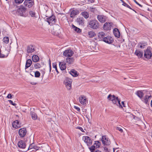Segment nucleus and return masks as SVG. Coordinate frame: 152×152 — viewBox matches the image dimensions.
<instances>
[{
	"mask_svg": "<svg viewBox=\"0 0 152 152\" xmlns=\"http://www.w3.org/2000/svg\"><path fill=\"white\" fill-rule=\"evenodd\" d=\"M108 100L112 101V103L115 105L118 106L120 108H122V106L120 103L121 100L118 97L114 95L109 94L107 97Z\"/></svg>",
	"mask_w": 152,
	"mask_h": 152,
	"instance_id": "f257e3e1",
	"label": "nucleus"
},
{
	"mask_svg": "<svg viewBox=\"0 0 152 152\" xmlns=\"http://www.w3.org/2000/svg\"><path fill=\"white\" fill-rule=\"evenodd\" d=\"M89 27L93 29H95L99 27V23L97 20H91L89 22Z\"/></svg>",
	"mask_w": 152,
	"mask_h": 152,
	"instance_id": "f03ea898",
	"label": "nucleus"
},
{
	"mask_svg": "<svg viewBox=\"0 0 152 152\" xmlns=\"http://www.w3.org/2000/svg\"><path fill=\"white\" fill-rule=\"evenodd\" d=\"M26 9V8L23 5H21L18 8L17 10V11L16 12L21 16H24L25 15Z\"/></svg>",
	"mask_w": 152,
	"mask_h": 152,
	"instance_id": "7ed1b4c3",
	"label": "nucleus"
},
{
	"mask_svg": "<svg viewBox=\"0 0 152 152\" xmlns=\"http://www.w3.org/2000/svg\"><path fill=\"white\" fill-rule=\"evenodd\" d=\"M150 48V47H148L144 51V57L148 59L151 58L152 57V53Z\"/></svg>",
	"mask_w": 152,
	"mask_h": 152,
	"instance_id": "20e7f679",
	"label": "nucleus"
},
{
	"mask_svg": "<svg viewBox=\"0 0 152 152\" xmlns=\"http://www.w3.org/2000/svg\"><path fill=\"white\" fill-rule=\"evenodd\" d=\"M72 81L71 80L67 78L64 80V84L65 85L67 90H70L72 88Z\"/></svg>",
	"mask_w": 152,
	"mask_h": 152,
	"instance_id": "39448f33",
	"label": "nucleus"
},
{
	"mask_svg": "<svg viewBox=\"0 0 152 152\" xmlns=\"http://www.w3.org/2000/svg\"><path fill=\"white\" fill-rule=\"evenodd\" d=\"M102 141L103 144L105 145H109L111 143L110 140L106 136H102Z\"/></svg>",
	"mask_w": 152,
	"mask_h": 152,
	"instance_id": "423d86ee",
	"label": "nucleus"
},
{
	"mask_svg": "<svg viewBox=\"0 0 152 152\" xmlns=\"http://www.w3.org/2000/svg\"><path fill=\"white\" fill-rule=\"evenodd\" d=\"M83 139L88 146H90L92 144V141L89 137L88 136H83Z\"/></svg>",
	"mask_w": 152,
	"mask_h": 152,
	"instance_id": "0eeeda50",
	"label": "nucleus"
},
{
	"mask_svg": "<svg viewBox=\"0 0 152 152\" xmlns=\"http://www.w3.org/2000/svg\"><path fill=\"white\" fill-rule=\"evenodd\" d=\"M74 54V52L71 49L66 50L64 52L63 55L65 57H71Z\"/></svg>",
	"mask_w": 152,
	"mask_h": 152,
	"instance_id": "6e6552de",
	"label": "nucleus"
},
{
	"mask_svg": "<svg viewBox=\"0 0 152 152\" xmlns=\"http://www.w3.org/2000/svg\"><path fill=\"white\" fill-rule=\"evenodd\" d=\"M26 129L25 128H23L19 130L18 133L20 137H23L26 135Z\"/></svg>",
	"mask_w": 152,
	"mask_h": 152,
	"instance_id": "1a4fd4ad",
	"label": "nucleus"
},
{
	"mask_svg": "<svg viewBox=\"0 0 152 152\" xmlns=\"http://www.w3.org/2000/svg\"><path fill=\"white\" fill-rule=\"evenodd\" d=\"M23 4L26 7L30 8L34 5V1H24Z\"/></svg>",
	"mask_w": 152,
	"mask_h": 152,
	"instance_id": "9d476101",
	"label": "nucleus"
},
{
	"mask_svg": "<svg viewBox=\"0 0 152 152\" xmlns=\"http://www.w3.org/2000/svg\"><path fill=\"white\" fill-rule=\"evenodd\" d=\"M113 24L112 23L106 22L103 26V28L105 30H109L111 29Z\"/></svg>",
	"mask_w": 152,
	"mask_h": 152,
	"instance_id": "9b49d317",
	"label": "nucleus"
},
{
	"mask_svg": "<svg viewBox=\"0 0 152 152\" xmlns=\"http://www.w3.org/2000/svg\"><path fill=\"white\" fill-rule=\"evenodd\" d=\"M80 103L82 104L85 105L87 102L86 97L83 95L81 96L79 98Z\"/></svg>",
	"mask_w": 152,
	"mask_h": 152,
	"instance_id": "f8f14e48",
	"label": "nucleus"
},
{
	"mask_svg": "<svg viewBox=\"0 0 152 152\" xmlns=\"http://www.w3.org/2000/svg\"><path fill=\"white\" fill-rule=\"evenodd\" d=\"M47 21L49 25L50 23H54L56 22V17L55 16L52 15L49 18H46Z\"/></svg>",
	"mask_w": 152,
	"mask_h": 152,
	"instance_id": "ddd939ff",
	"label": "nucleus"
},
{
	"mask_svg": "<svg viewBox=\"0 0 152 152\" xmlns=\"http://www.w3.org/2000/svg\"><path fill=\"white\" fill-rule=\"evenodd\" d=\"M113 39L111 37L108 36L106 37L103 41L105 42L110 44L112 43L113 42Z\"/></svg>",
	"mask_w": 152,
	"mask_h": 152,
	"instance_id": "4468645a",
	"label": "nucleus"
},
{
	"mask_svg": "<svg viewBox=\"0 0 152 152\" xmlns=\"http://www.w3.org/2000/svg\"><path fill=\"white\" fill-rule=\"evenodd\" d=\"M99 21L102 23H104L106 20L107 18L103 15H98L97 17Z\"/></svg>",
	"mask_w": 152,
	"mask_h": 152,
	"instance_id": "2eb2a0df",
	"label": "nucleus"
},
{
	"mask_svg": "<svg viewBox=\"0 0 152 152\" xmlns=\"http://www.w3.org/2000/svg\"><path fill=\"white\" fill-rule=\"evenodd\" d=\"M143 91L142 90H138L136 91L135 93V94L141 99H142L144 95Z\"/></svg>",
	"mask_w": 152,
	"mask_h": 152,
	"instance_id": "dca6fc26",
	"label": "nucleus"
},
{
	"mask_svg": "<svg viewBox=\"0 0 152 152\" xmlns=\"http://www.w3.org/2000/svg\"><path fill=\"white\" fill-rule=\"evenodd\" d=\"M98 36L99 39H100L101 41H103L104 38L106 37L105 34L104 32H102L99 33L98 34Z\"/></svg>",
	"mask_w": 152,
	"mask_h": 152,
	"instance_id": "f3484780",
	"label": "nucleus"
},
{
	"mask_svg": "<svg viewBox=\"0 0 152 152\" xmlns=\"http://www.w3.org/2000/svg\"><path fill=\"white\" fill-rule=\"evenodd\" d=\"M18 146L19 148L24 149L26 148V145L23 141L20 140L19 141Z\"/></svg>",
	"mask_w": 152,
	"mask_h": 152,
	"instance_id": "a211bd4d",
	"label": "nucleus"
},
{
	"mask_svg": "<svg viewBox=\"0 0 152 152\" xmlns=\"http://www.w3.org/2000/svg\"><path fill=\"white\" fill-rule=\"evenodd\" d=\"M34 51V47L33 45H29L27 46V51L28 53H31Z\"/></svg>",
	"mask_w": 152,
	"mask_h": 152,
	"instance_id": "6ab92c4d",
	"label": "nucleus"
},
{
	"mask_svg": "<svg viewBox=\"0 0 152 152\" xmlns=\"http://www.w3.org/2000/svg\"><path fill=\"white\" fill-rule=\"evenodd\" d=\"M151 97V95H150V96L145 95L144 97L143 98L142 97V99H141V100L145 104H147L148 103L149 99Z\"/></svg>",
	"mask_w": 152,
	"mask_h": 152,
	"instance_id": "aec40b11",
	"label": "nucleus"
},
{
	"mask_svg": "<svg viewBox=\"0 0 152 152\" xmlns=\"http://www.w3.org/2000/svg\"><path fill=\"white\" fill-rule=\"evenodd\" d=\"M76 21L79 25H83L84 23V19L82 17L77 18Z\"/></svg>",
	"mask_w": 152,
	"mask_h": 152,
	"instance_id": "412c9836",
	"label": "nucleus"
},
{
	"mask_svg": "<svg viewBox=\"0 0 152 152\" xmlns=\"http://www.w3.org/2000/svg\"><path fill=\"white\" fill-rule=\"evenodd\" d=\"M79 13V11L78 10L76 9L73 10L71 12L70 16L71 18H73Z\"/></svg>",
	"mask_w": 152,
	"mask_h": 152,
	"instance_id": "4be33fe9",
	"label": "nucleus"
},
{
	"mask_svg": "<svg viewBox=\"0 0 152 152\" xmlns=\"http://www.w3.org/2000/svg\"><path fill=\"white\" fill-rule=\"evenodd\" d=\"M113 33L114 36L118 38L119 37L120 35V32L117 28H115L113 29Z\"/></svg>",
	"mask_w": 152,
	"mask_h": 152,
	"instance_id": "5701e85b",
	"label": "nucleus"
},
{
	"mask_svg": "<svg viewBox=\"0 0 152 152\" xmlns=\"http://www.w3.org/2000/svg\"><path fill=\"white\" fill-rule=\"evenodd\" d=\"M134 54L137 56L138 58H140L142 57L143 53L139 50H136L134 53Z\"/></svg>",
	"mask_w": 152,
	"mask_h": 152,
	"instance_id": "b1692460",
	"label": "nucleus"
},
{
	"mask_svg": "<svg viewBox=\"0 0 152 152\" xmlns=\"http://www.w3.org/2000/svg\"><path fill=\"white\" fill-rule=\"evenodd\" d=\"M74 58L73 57H67L66 59V62L69 64H71L73 63Z\"/></svg>",
	"mask_w": 152,
	"mask_h": 152,
	"instance_id": "393cba45",
	"label": "nucleus"
},
{
	"mask_svg": "<svg viewBox=\"0 0 152 152\" xmlns=\"http://www.w3.org/2000/svg\"><path fill=\"white\" fill-rule=\"evenodd\" d=\"M59 66L60 69L61 70H65L66 68V64L64 62H59Z\"/></svg>",
	"mask_w": 152,
	"mask_h": 152,
	"instance_id": "a878e982",
	"label": "nucleus"
},
{
	"mask_svg": "<svg viewBox=\"0 0 152 152\" xmlns=\"http://www.w3.org/2000/svg\"><path fill=\"white\" fill-rule=\"evenodd\" d=\"M32 63V61L31 59H28L26 61L25 69H26L30 67Z\"/></svg>",
	"mask_w": 152,
	"mask_h": 152,
	"instance_id": "bb28decb",
	"label": "nucleus"
},
{
	"mask_svg": "<svg viewBox=\"0 0 152 152\" xmlns=\"http://www.w3.org/2000/svg\"><path fill=\"white\" fill-rule=\"evenodd\" d=\"M30 115L33 120H35L37 119V115L35 112L32 111H31Z\"/></svg>",
	"mask_w": 152,
	"mask_h": 152,
	"instance_id": "cd10ccee",
	"label": "nucleus"
},
{
	"mask_svg": "<svg viewBox=\"0 0 152 152\" xmlns=\"http://www.w3.org/2000/svg\"><path fill=\"white\" fill-rule=\"evenodd\" d=\"M69 73L73 77H76L78 75L77 72L73 69L71 70Z\"/></svg>",
	"mask_w": 152,
	"mask_h": 152,
	"instance_id": "c85d7f7f",
	"label": "nucleus"
},
{
	"mask_svg": "<svg viewBox=\"0 0 152 152\" xmlns=\"http://www.w3.org/2000/svg\"><path fill=\"white\" fill-rule=\"evenodd\" d=\"M81 15L83 16L85 18L87 19L89 16L88 12L85 11L82 12L81 13Z\"/></svg>",
	"mask_w": 152,
	"mask_h": 152,
	"instance_id": "c756f323",
	"label": "nucleus"
},
{
	"mask_svg": "<svg viewBox=\"0 0 152 152\" xmlns=\"http://www.w3.org/2000/svg\"><path fill=\"white\" fill-rule=\"evenodd\" d=\"M32 58L33 61L35 62H38L39 60V57L37 55H33L32 56Z\"/></svg>",
	"mask_w": 152,
	"mask_h": 152,
	"instance_id": "7c9ffc66",
	"label": "nucleus"
},
{
	"mask_svg": "<svg viewBox=\"0 0 152 152\" xmlns=\"http://www.w3.org/2000/svg\"><path fill=\"white\" fill-rule=\"evenodd\" d=\"M72 28L73 30L78 33H80L81 32V30L80 29L76 27L73 25H72Z\"/></svg>",
	"mask_w": 152,
	"mask_h": 152,
	"instance_id": "2f4dec72",
	"label": "nucleus"
},
{
	"mask_svg": "<svg viewBox=\"0 0 152 152\" xmlns=\"http://www.w3.org/2000/svg\"><path fill=\"white\" fill-rule=\"evenodd\" d=\"M88 36L89 38H92L96 35L95 33L92 31L88 32Z\"/></svg>",
	"mask_w": 152,
	"mask_h": 152,
	"instance_id": "473e14b6",
	"label": "nucleus"
},
{
	"mask_svg": "<svg viewBox=\"0 0 152 152\" xmlns=\"http://www.w3.org/2000/svg\"><path fill=\"white\" fill-rule=\"evenodd\" d=\"M101 142L98 141H95V143L94 144V145H95V148H99L100 147L101 145Z\"/></svg>",
	"mask_w": 152,
	"mask_h": 152,
	"instance_id": "72a5a7b5",
	"label": "nucleus"
},
{
	"mask_svg": "<svg viewBox=\"0 0 152 152\" xmlns=\"http://www.w3.org/2000/svg\"><path fill=\"white\" fill-rule=\"evenodd\" d=\"M19 122L18 120H16L13 122L12 123V125L13 127L16 128L18 127L19 125Z\"/></svg>",
	"mask_w": 152,
	"mask_h": 152,
	"instance_id": "f704fd0d",
	"label": "nucleus"
},
{
	"mask_svg": "<svg viewBox=\"0 0 152 152\" xmlns=\"http://www.w3.org/2000/svg\"><path fill=\"white\" fill-rule=\"evenodd\" d=\"M3 42L6 43L7 44L9 42V38L8 37H5L3 39Z\"/></svg>",
	"mask_w": 152,
	"mask_h": 152,
	"instance_id": "c9c22d12",
	"label": "nucleus"
},
{
	"mask_svg": "<svg viewBox=\"0 0 152 152\" xmlns=\"http://www.w3.org/2000/svg\"><path fill=\"white\" fill-rule=\"evenodd\" d=\"M41 67V65L39 63H37L36 64H35L34 65V68L36 69L40 68Z\"/></svg>",
	"mask_w": 152,
	"mask_h": 152,
	"instance_id": "e433bc0d",
	"label": "nucleus"
},
{
	"mask_svg": "<svg viewBox=\"0 0 152 152\" xmlns=\"http://www.w3.org/2000/svg\"><path fill=\"white\" fill-rule=\"evenodd\" d=\"M89 149L91 151V152H94V151L95 150V145H93L91 146L89 148Z\"/></svg>",
	"mask_w": 152,
	"mask_h": 152,
	"instance_id": "4c0bfd02",
	"label": "nucleus"
},
{
	"mask_svg": "<svg viewBox=\"0 0 152 152\" xmlns=\"http://www.w3.org/2000/svg\"><path fill=\"white\" fill-rule=\"evenodd\" d=\"M40 74L38 71H36L35 72V77H39L40 76Z\"/></svg>",
	"mask_w": 152,
	"mask_h": 152,
	"instance_id": "58836bf2",
	"label": "nucleus"
},
{
	"mask_svg": "<svg viewBox=\"0 0 152 152\" xmlns=\"http://www.w3.org/2000/svg\"><path fill=\"white\" fill-rule=\"evenodd\" d=\"M122 5L131 10H132V8L129 5H128L124 1V2L123 3Z\"/></svg>",
	"mask_w": 152,
	"mask_h": 152,
	"instance_id": "ea45409f",
	"label": "nucleus"
},
{
	"mask_svg": "<svg viewBox=\"0 0 152 152\" xmlns=\"http://www.w3.org/2000/svg\"><path fill=\"white\" fill-rule=\"evenodd\" d=\"M35 146V145L34 143H33L32 144H31L30 145L28 148V150L31 149L32 148H34Z\"/></svg>",
	"mask_w": 152,
	"mask_h": 152,
	"instance_id": "a19ab883",
	"label": "nucleus"
},
{
	"mask_svg": "<svg viewBox=\"0 0 152 152\" xmlns=\"http://www.w3.org/2000/svg\"><path fill=\"white\" fill-rule=\"evenodd\" d=\"M29 14L32 17H35V13L34 11H31L29 12Z\"/></svg>",
	"mask_w": 152,
	"mask_h": 152,
	"instance_id": "79ce46f5",
	"label": "nucleus"
},
{
	"mask_svg": "<svg viewBox=\"0 0 152 152\" xmlns=\"http://www.w3.org/2000/svg\"><path fill=\"white\" fill-rule=\"evenodd\" d=\"M24 0H15V2L16 4H21L22 3Z\"/></svg>",
	"mask_w": 152,
	"mask_h": 152,
	"instance_id": "37998d69",
	"label": "nucleus"
},
{
	"mask_svg": "<svg viewBox=\"0 0 152 152\" xmlns=\"http://www.w3.org/2000/svg\"><path fill=\"white\" fill-rule=\"evenodd\" d=\"M53 68L55 69L56 72L58 73V71L57 69V66H56V63H53Z\"/></svg>",
	"mask_w": 152,
	"mask_h": 152,
	"instance_id": "c03bdc74",
	"label": "nucleus"
},
{
	"mask_svg": "<svg viewBox=\"0 0 152 152\" xmlns=\"http://www.w3.org/2000/svg\"><path fill=\"white\" fill-rule=\"evenodd\" d=\"M140 44L141 45L140 46V47L141 48H142V49L144 48L146 45V44L145 43H140Z\"/></svg>",
	"mask_w": 152,
	"mask_h": 152,
	"instance_id": "a18cd8bd",
	"label": "nucleus"
},
{
	"mask_svg": "<svg viewBox=\"0 0 152 152\" xmlns=\"http://www.w3.org/2000/svg\"><path fill=\"white\" fill-rule=\"evenodd\" d=\"M8 101L12 105L15 106L16 105V104L13 103V102L11 100H8Z\"/></svg>",
	"mask_w": 152,
	"mask_h": 152,
	"instance_id": "49530a36",
	"label": "nucleus"
},
{
	"mask_svg": "<svg viewBox=\"0 0 152 152\" xmlns=\"http://www.w3.org/2000/svg\"><path fill=\"white\" fill-rule=\"evenodd\" d=\"M116 129L119 131H120L121 132H123L122 129L120 127H116Z\"/></svg>",
	"mask_w": 152,
	"mask_h": 152,
	"instance_id": "de8ad7c7",
	"label": "nucleus"
},
{
	"mask_svg": "<svg viewBox=\"0 0 152 152\" xmlns=\"http://www.w3.org/2000/svg\"><path fill=\"white\" fill-rule=\"evenodd\" d=\"M13 95H12L11 94H8L7 96V98L9 99H11L12 98Z\"/></svg>",
	"mask_w": 152,
	"mask_h": 152,
	"instance_id": "09e8293b",
	"label": "nucleus"
},
{
	"mask_svg": "<svg viewBox=\"0 0 152 152\" xmlns=\"http://www.w3.org/2000/svg\"><path fill=\"white\" fill-rule=\"evenodd\" d=\"M74 108L76 109L77 111L79 112L80 111V109L79 107L76 106H74Z\"/></svg>",
	"mask_w": 152,
	"mask_h": 152,
	"instance_id": "8fccbe9b",
	"label": "nucleus"
},
{
	"mask_svg": "<svg viewBox=\"0 0 152 152\" xmlns=\"http://www.w3.org/2000/svg\"><path fill=\"white\" fill-rule=\"evenodd\" d=\"M76 129H80L82 132H84V131L83 129L81 127L77 126L76 127Z\"/></svg>",
	"mask_w": 152,
	"mask_h": 152,
	"instance_id": "3c124183",
	"label": "nucleus"
},
{
	"mask_svg": "<svg viewBox=\"0 0 152 152\" xmlns=\"http://www.w3.org/2000/svg\"><path fill=\"white\" fill-rule=\"evenodd\" d=\"M90 11L91 12H94L95 11V8H91Z\"/></svg>",
	"mask_w": 152,
	"mask_h": 152,
	"instance_id": "603ef678",
	"label": "nucleus"
},
{
	"mask_svg": "<svg viewBox=\"0 0 152 152\" xmlns=\"http://www.w3.org/2000/svg\"><path fill=\"white\" fill-rule=\"evenodd\" d=\"M39 147L35 146L34 147V148L33 149H35L37 151V150H39Z\"/></svg>",
	"mask_w": 152,
	"mask_h": 152,
	"instance_id": "864d4df0",
	"label": "nucleus"
},
{
	"mask_svg": "<svg viewBox=\"0 0 152 152\" xmlns=\"http://www.w3.org/2000/svg\"><path fill=\"white\" fill-rule=\"evenodd\" d=\"M135 2L138 5H139L140 7H142V6L140 4H139L138 2H137L135 0H134Z\"/></svg>",
	"mask_w": 152,
	"mask_h": 152,
	"instance_id": "5fc2aeb1",
	"label": "nucleus"
},
{
	"mask_svg": "<svg viewBox=\"0 0 152 152\" xmlns=\"http://www.w3.org/2000/svg\"><path fill=\"white\" fill-rule=\"evenodd\" d=\"M50 62H49V66H50V72L51 70V63H50V60H49Z\"/></svg>",
	"mask_w": 152,
	"mask_h": 152,
	"instance_id": "6e6d98bb",
	"label": "nucleus"
},
{
	"mask_svg": "<svg viewBox=\"0 0 152 152\" xmlns=\"http://www.w3.org/2000/svg\"><path fill=\"white\" fill-rule=\"evenodd\" d=\"M30 83L32 85H36L37 83H35V82H31Z\"/></svg>",
	"mask_w": 152,
	"mask_h": 152,
	"instance_id": "4d7b16f0",
	"label": "nucleus"
},
{
	"mask_svg": "<svg viewBox=\"0 0 152 152\" xmlns=\"http://www.w3.org/2000/svg\"><path fill=\"white\" fill-rule=\"evenodd\" d=\"M88 1L91 3H93L94 2V0H88Z\"/></svg>",
	"mask_w": 152,
	"mask_h": 152,
	"instance_id": "13d9d810",
	"label": "nucleus"
},
{
	"mask_svg": "<svg viewBox=\"0 0 152 152\" xmlns=\"http://www.w3.org/2000/svg\"><path fill=\"white\" fill-rule=\"evenodd\" d=\"M121 103L122 104L123 106L124 107H125V106L124 102H123V101Z\"/></svg>",
	"mask_w": 152,
	"mask_h": 152,
	"instance_id": "bf43d9fd",
	"label": "nucleus"
},
{
	"mask_svg": "<svg viewBox=\"0 0 152 152\" xmlns=\"http://www.w3.org/2000/svg\"><path fill=\"white\" fill-rule=\"evenodd\" d=\"M104 150L106 151H107L108 150L107 148L106 147L104 148Z\"/></svg>",
	"mask_w": 152,
	"mask_h": 152,
	"instance_id": "052dcab7",
	"label": "nucleus"
},
{
	"mask_svg": "<svg viewBox=\"0 0 152 152\" xmlns=\"http://www.w3.org/2000/svg\"><path fill=\"white\" fill-rule=\"evenodd\" d=\"M95 152H102L101 151H100L97 150H96Z\"/></svg>",
	"mask_w": 152,
	"mask_h": 152,
	"instance_id": "680f3d73",
	"label": "nucleus"
},
{
	"mask_svg": "<svg viewBox=\"0 0 152 152\" xmlns=\"http://www.w3.org/2000/svg\"><path fill=\"white\" fill-rule=\"evenodd\" d=\"M34 1V0H25V1Z\"/></svg>",
	"mask_w": 152,
	"mask_h": 152,
	"instance_id": "e2e57ef3",
	"label": "nucleus"
},
{
	"mask_svg": "<svg viewBox=\"0 0 152 152\" xmlns=\"http://www.w3.org/2000/svg\"><path fill=\"white\" fill-rule=\"evenodd\" d=\"M151 106L152 107V100L151 101Z\"/></svg>",
	"mask_w": 152,
	"mask_h": 152,
	"instance_id": "0e129e2a",
	"label": "nucleus"
},
{
	"mask_svg": "<svg viewBox=\"0 0 152 152\" xmlns=\"http://www.w3.org/2000/svg\"><path fill=\"white\" fill-rule=\"evenodd\" d=\"M121 1V2L123 3L124 2V1L123 0H120Z\"/></svg>",
	"mask_w": 152,
	"mask_h": 152,
	"instance_id": "69168bd1",
	"label": "nucleus"
},
{
	"mask_svg": "<svg viewBox=\"0 0 152 152\" xmlns=\"http://www.w3.org/2000/svg\"><path fill=\"white\" fill-rule=\"evenodd\" d=\"M113 152H115V150L114 149V148H113Z\"/></svg>",
	"mask_w": 152,
	"mask_h": 152,
	"instance_id": "338daca9",
	"label": "nucleus"
},
{
	"mask_svg": "<svg viewBox=\"0 0 152 152\" xmlns=\"http://www.w3.org/2000/svg\"><path fill=\"white\" fill-rule=\"evenodd\" d=\"M15 12V11H13V12Z\"/></svg>",
	"mask_w": 152,
	"mask_h": 152,
	"instance_id": "774afa93",
	"label": "nucleus"
}]
</instances>
